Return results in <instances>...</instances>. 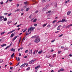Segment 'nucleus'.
<instances>
[{
  "label": "nucleus",
  "instance_id": "nucleus-1",
  "mask_svg": "<svg viewBox=\"0 0 72 72\" xmlns=\"http://www.w3.org/2000/svg\"><path fill=\"white\" fill-rule=\"evenodd\" d=\"M40 38H37L35 40L34 42L35 43H38V42H40Z\"/></svg>",
  "mask_w": 72,
  "mask_h": 72
},
{
  "label": "nucleus",
  "instance_id": "nucleus-2",
  "mask_svg": "<svg viewBox=\"0 0 72 72\" xmlns=\"http://www.w3.org/2000/svg\"><path fill=\"white\" fill-rule=\"evenodd\" d=\"M4 17L3 16H0V22L2 21L4 19Z\"/></svg>",
  "mask_w": 72,
  "mask_h": 72
},
{
  "label": "nucleus",
  "instance_id": "nucleus-3",
  "mask_svg": "<svg viewBox=\"0 0 72 72\" xmlns=\"http://www.w3.org/2000/svg\"><path fill=\"white\" fill-rule=\"evenodd\" d=\"M62 25H59L57 28V31H58V30H60V29L61 28H62Z\"/></svg>",
  "mask_w": 72,
  "mask_h": 72
},
{
  "label": "nucleus",
  "instance_id": "nucleus-4",
  "mask_svg": "<svg viewBox=\"0 0 72 72\" xmlns=\"http://www.w3.org/2000/svg\"><path fill=\"white\" fill-rule=\"evenodd\" d=\"M16 30H17L15 29L14 30H13L10 32H8V33H7V35H8V34H9V33H13V32H14V31H16Z\"/></svg>",
  "mask_w": 72,
  "mask_h": 72
},
{
  "label": "nucleus",
  "instance_id": "nucleus-5",
  "mask_svg": "<svg viewBox=\"0 0 72 72\" xmlns=\"http://www.w3.org/2000/svg\"><path fill=\"white\" fill-rule=\"evenodd\" d=\"M65 21V19H62V21L60 20L57 22V23H59L60 22H64Z\"/></svg>",
  "mask_w": 72,
  "mask_h": 72
},
{
  "label": "nucleus",
  "instance_id": "nucleus-6",
  "mask_svg": "<svg viewBox=\"0 0 72 72\" xmlns=\"http://www.w3.org/2000/svg\"><path fill=\"white\" fill-rule=\"evenodd\" d=\"M35 28V27H31L30 28V31H32L33 30H34Z\"/></svg>",
  "mask_w": 72,
  "mask_h": 72
},
{
  "label": "nucleus",
  "instance_id": "nucleus-7",
  "mask_svg": "<svg viewBox=\"0 0 72 72\" xmlns=\"http://www.w3.org/2000/svg\"><path fill=\"white\" fill-rule=\"evenodd\" d=\"M35 61V60H32L31 61L29 62V64H32L33 63V62Z\"/></svg>",
  "mask_w": 72,
  "mask_h": 72
},
{
  "label": "nucleus",
  "instance_id": "nucleus-8",
  "mask_svg": "<svg viewBox=\"0 0 72 72\" xmlns=\"http://www.w3.org/2000/svg\"><path fill=\"white\" fill-rule=\"evenodd\" d=\"M26 64H22L21 66L20 67L22 68V67H24L26 66Z\"/></svg>",
  "mask_w": 72,
  "mask_h": 72
},
{
  "label": "nucleus",
  "instance_id": "nucleus-9",
  "mask_svg": "<svg viewBox=\"0 0 72 72\" xmlns=\"http://www.w3.org/2000/svg\"><path fill=\"white\" fill-rule=\"evenodd\" d=\"M64 69L61 68L58 70V72H61V71H64Z\"/></svg>",
  "mask_w": 72,
  "mask_h": 72
},
{
  "label": "nucleus",
  "instance_id": "nucleus-10",
  "mask_svg": "<svg viewBox=\"0 0 72 72\" xmlns=\"http://www.w3.org/2000/svg\"><path fill=\"white\" fill-rule=\"evenodd\" d=\"M71 11H68L67 13V15H69V14H71Z\"/></svg>",
  "mask_w": 72,
  "mask_h": 72
},
{
  "label": "nucleus",
  "instance_id": "nucleus-11",
  "mask_svg": "<svg viewBox=\"0 0 72 72\" xmlns=\"http://www.w3.org/2000/svg\"><path fill=\"white\" fill-rule=\"evenodd\" d=\"M18 37V36H16L15 37L12 39L13 41H14L15 40L17 39V38Z\"/></svg>",
  "mask_w": 72,
  "mask_h": 72
},
{
  "label": "nucleus",
  "instance_id": "nucleus-12",
  "mask_svg": "<svg viewBox=\"0 0 72 72\" xmlns=\"http://www.w3.org/2000/svg\"><path fill=\"white\" fill-rule=\"evenodd\" d=\"M12 21H8L7 23V24H10V23H12Z\"/></svg>",
  "mask_w": 72,
  "mask_h": 72
},
{
  "label": "nucleus",
  "instance_id": "nucleus-13",
  "mask_svg": "<svg viewBox=\"0 0 72 72\" xmlns=\"http://www.w3.org/2000/svg\"><path fill=\"white\" fill-rule=\"evenodd\" d=\"M44 9L45 10H46L48 9V6H46Z\"/></svg>",
  "mask_w": 72,
  "mask_h": 72
},
{
  "label": "nucleus",
  "instance_id": "nucleus-14",
  "mask_svg": "<svg viewBox=\"0 0 72 72\" xmlns=\"http://www.w3.org/2000/svg\"><path fill=\"white\" fill-rule=\"evenodd\" d=\"M6 44H2L1 45V46L2 47H3L4 46H6Z\"/></svg>",
  "mask_w": 72,
  "mask_h": 72
},
{
  "label": "nucleus",
  "instance_id": "nucleus-15",
  "mask_svg": "<svg viewBox=\"0 0 72 72\" xmlns=\"http://www.w3.org/2000/svg\"><path fill=\"white\" fill-rule=\"evenodd\" d=\"M42 50L40 51H39L38 53V54H41V53H42Z\"/></svg>",
  "mask_w": 72,
  "mask_h": 72
},
{
  "label": "nucleus",
  "instance_id": "nucleus-16",
  "mask_svg": "<svg viewBox=\"0 0 72 72\" xmlns=\"http://www.w3.org/2000/svg\"><path fill=\"white\" fill-rule=\"evenodd\" d=\"M13 36H14V34H13V33H12L10 37H13Z\"/></svg>",
  "mask_w": 72,
  "mask_h": 72
},
{
  "label": "nucleus",
  "instance_id": "nucleus-17",
  "mask_svg": "<svg viewBox=\"0 0 72 72\" xmlns=\"http://www.w3.org/2000/svg\"><path fill=\"white\" fill-rule=\"evenodd\" d=\"M11 51H13L14 52L15 51V49L14 48H12L11 50H10Z\"/></svg>",
  "mask_w": 72,
  "mask_h": 72
},
{
  "label": "nucleus",
  "instance_id": "nucleus-18",
  "mask_svg": "<svg viewBox=\"0 0 72 72\" xmlns=\"http://www.w3.org/2000/svg\"><path fill=\"white\" fill-rule=\"evenodd\" d=\"M16 58L17 60H18V61H19L20 60V58H19V57H18L17 59V57H16Z\"/></svg>",
  "mask_w": 72,
  "mask_h": 72
},
{
  "label": "nucleus",
  "instance_id": "nucleus-19",
  "mask_svg": "<svg viewBox=\"0 0 72 72\" xmlns=\"http://www.w3.org/2000/svg\"><path fill=\"white\" fill-rule=\"evenodd\" d=\"M14 53H13V54L11 56V58H13V57L14 56Z\"/></svg>",
  "mask_w": 72,
  "mask_h": 72
},
{
  "label": "nucleus",
  "instance_id": "nucleus-20",
  "mask_svg": "<svg viewBox=\"0 0 72 72\" xmlns=\"http://www.w3.org/2000/svg\"><path fill=\"white\" fill-rule=\"evenodd\" d=\"M29 53L31 54H32V51L30 50L29 52Z\"/></svg>",
  "mask_w": 72,
  "mask_h": 72
},
{
  "label": "nucleus",
  "instance_id": "nucleus-21",
  "mask_svg": "<svg viewBox=\"0 0 72 72\" xmlns=\"http://www.w3.org/2000/svg\"><path fill=\"white\" fill-rule=\"evenodd\" d=\"M25 38V37H24L23 38V39L22 40V42H21L22 44L23 42V40H26V38Z\"/></svg>",
  "mask_w": 72,
  "mask_h": 72
},
{
  "label": "nucleus",
  "instance_id": "nucleus-22",
  "mask_svg": "<svg viewBox=\"0 0 72 72\" xmlns=\"http://www.w3.org/2000/svg\"><path fill=\"white\" fill-rule=\"evenodd\" d=\"M47 25V24H43V25H42V26L43 27H44L46 26Z\"/></svg>",
  "mask_w": 72,
  "mask_h": 72
},
{
  "label": "nucleus",
  "instance_id": "nucleus-23",
  "mask_svg": "<svg viewBox=\"0 0 72 72\" xmlns=\"http://www.w3.org/2000/svg\"><path fill=\"white\" fill-rule=\"evenodd\" d=\"M30 9V8H28L26 9V12H27V11H28V10H29V9Z\"/></svg>",
  "mask_w": 72,
  "mask_h": 72
},
{
  "label": "nucleus",
  "instance_id": "nucleus-24",
  "mask_svg": "<svg viewBox=\"0 0 72 72\" xmlns=\"http://www.w3.org/2000/svg\"><path fill=\"white\" fill-rule=\"evenodd\" d=\"M19 10H20L19 9H17V10H15V12L16 13V12H17L19 11Z\"/></svg>",
  "mask_w": 72,
  "mask_h": 72
},
{
  "label": "nucleus",
  "instance_id": "nucleus-25",
  "mask_svg": "<svg viewBox=\"0 0 72 72\" xmlns=\"http://www.w3.org/2000/svg\"><path fill=\"white\" fill-rule=\"evenodd\" d=\"M37 21V19H35L33 21V22H36Z\"/></svg>",
  "mask_w": 72,
  "mask_h": 72
},
{
  "label": "nucleus",
  "instance_id": "nucleus-26",
  "mask_svg": "<svg viewBox=\"0 0 72 72\" xmlns=\"http://www.w3.org/2000/svg\"><path fill=\"white\" fill-rule=\"evenodd\" d=\"M69 27H70V26L69 25L66 27V28H68Z\"/></svg>",
  "mask_w": 72,
  "mask_h": 72
},
{
  "label": "nucleus",
  "instance_id": "nucleus-27",
  "mask_svg": "<svg viewBox=\"0 0 72 72\" xmlns=\"http://www.w3.org/2000/svg\"><path fill=\"white\" fill-rule=\"evenodd\" d=\"M4 21H7V18L6 17H5L4 19Z\"/></svg>",
  "mask_w": 72,
  "mask_h": 72
},
{
  "label": "nucleus",
  "instance_id": "nucleus-28",
  "mask_svg": "<svg viewBox=\"0 0 72 72\" xmlns=\"http://www.w3.org/2000/svg\"><path fill=\"white\" fill-rule=\"evenodd\" d=\"M4 33H5V32H3L1 33V35H3V34H4Z\"/></svg>",
  "mask_w": 72,
  "mask_h": 72
},
{
  "label": "nucleus",
  "instance_id": "nucleus-29",
  "mask_svg": "<svg viewBox=\"0 0 72 72\" xmlns=\"http://www.w3.org/2000/svg\"><path fill=\"white\" fill-rule=\"evenodd\" d=\"M3 60H0V63L3 62Z\"/></svg>",
  "mask_w": 72,
  "mask_h": 72
},
{
  "label": "nucleus",
  "instance_id": "nucleus-30",
  "mask_svg": "<svg viewBox=\"0 0 72 72\" xmlns=\"http://www.w3.org/2000/svg\"><path fill=\"white\" fill-rule=\"evenodd\" d=\"M57 21V20H55L53 21L52 23H54L56 22V21Z\"/></svg>",
  "mask_w": 72,
  "mask_h": 72
},
{
  "label": "nucleus",
  "instance_id": "nucleus-31",
  "mask_svg": "<svg viewBox=\"0 0 72 72\" xmlns=\"http://www.w3.org/2000/svg\"><path fill=\"white\" fill-rule=\"evenodd\" d=\"M29 69H30V67H28L26 69V70L28 71V70H29Z\"/></svg>",
  "mask_w": 72,
  "mask_h": 72
},
{
  "label": "nucleus",
  "instance_id": "nucleus-32",
  "mask_svg": "<svg viewBox=\"0 0 72 72\" xmlns=\"http://www.w3.org/2000/svg\"><path fill=\"white\" fill-rule=\"evenodd\" d=\"M55 7H57V3H56L55 4Z\"/></svg>",
  "mask_w": 72,
  "mask_h": 72
},
{
  "label": "nucleus",
  "instance_id": "nucleus-33",
  "mask_svg": "<svg viewBox=\"0 0 72 72\" xmlns=\"http://www.w3.org/2000/svg\"><path fill=\"white\" fill-rule=\"evenodd\" d=\"M0 3L1 4V5H2V4H4V2L2 1Z\"/></svg>",
  "mask_w": 72,
  "mask_h": 72
},
{
  "label": "nucleus",
  "instance_id": "nucleus-34",
  "mask_svg": "<svg viewBox=\"0 0 72 72\" xmlns=\"http://www.w3.org/2000/svg\"><path fill=\"white\" fill-rule=\"evenodd\" d=\"M42 2V3H44L45 2V0H43Z\"/></svg>",
  "mask_w": 72,
  "mask_h": 72
},
{
  "label": "nucleus",
  "instance_id": "nucleus-35",
  "mask_svg": "<svg viewBox=\"0 0 72 72\" xmlns=\"http://www.w3.org/2000/svg\"><path fill=\"white\" fill-rule=\"evenodd\" d=\"M60 53H61V51H58V54H60Z\"/></svg>",
  "mask_w": 72,
  "mask_h": 72
},
{
  "label": "nucleus",
  "instance_id": "nucleus-36",
  "mask_svg": "<svg viewBox=\"0 0 72 72\" xmlns=\"http://www.w3.org/2000/svg\"><path fill=\"white\" fill-rule=\"evenodd\" d=\"M34 26H37V25L36 24H35L33 25Z\"/></svg>",
  "mask_w": 72,
  "mask_h": 72
},
{
  "label": "nucleus",
  "instance_id": "nucleus-37",
  "mask_svg": "<svg viewBox=\"0 0 72 72\" xmlns=\"http://www.w3.org/2000/svg\"><path fill=\"white\" fill-rule=\"evenodd\" d=\"M69 2V1H66L65 2V4H66V3H68Z\"/></svg>",
  "mask_w": 72,
  "mask_h": 72
},
{
  "label": "nucleus",
  "instance_id": "nucleus-38",
  "mask_svg": "<svg viewBox=\"0 0 72 72\" xmlns=\"http://www.w3.org/2000/svg\"><path fill=\"white\" fill-rule=\"evenodd\" d=\"M24 4H27V1L24 2Z\"/></svg>",
  "mask_w": 72,
  "mask_h": 72
},
{
  "label": "nucleus",
  "instance_id": "nucleus-39",
  "mask_svg": "<svg viewBox=\"0 0 72 72\" xmlns=\"http://www.w3.org/2000/svg\"><path fill=\"white\" fill-rule=\"evenodd\" d=\"M35 51L36 53H37V52H38V50H35Z\"/></svg>",
  "mask_w": 72,
  "mask_h": 72
},
{
  "label": "nucleus",
  "instance_id": "nucleus-40",
  "mask_svg": "<svg viewBox=\"0 0 72 72\" xmlns=\"http://www.w3.org/2000/svg\"><path fill=\"white\" fill-rule=\"evenodd\" d=\"M49 66H50V67H53V65H51L50 64H49Z\"/></svg>",
  "mask_w": 72,
  "mask_h": 72
},
{
  "label": "nucleus",
  "instance_id": "nucleus-41",
  "mask_svg": "<svg viewBox=\"0 0 72 72\" xmlns=\"http://www.w3.org/2000/svg\"><path fill=\"white\" fill-rule=\"evenodd\" d=\"M64 50H68V48H64Z\"/></svg>",
  "mask_w": 72,
  "mask_h": 72
},
{
  "label": "nucleus",
  "instance_id": "nucleus-42",
  "mask_svg": "<svg viewBox=\"0 0 72 72\" xmlns=\"http://www.w3.org/2000/svg\"><path fill=\"white\" fill-rule=\"evenodd\" d=\"M55 56H56V54H54L53 55V57H55Z\"/></svg>",
  "mask_w": 72,
  "mask_h": 72
},
{
  "label": "nucleus",
  "instance_id": "nucleus-43",
  "mask_svg": "<svg viewBox=\"0 0 72 72\" xmlns=\"http://www.w3.org/2000/svg\"><path fill=\"white\" fill-rule=\"evenodd\" d=\"M50 26V24L48 25H47V27H48V28H49V27Z\"/></svg>",
  "mask_w": 72,
  "mask_h": 72
},
{
  "label": "nucleus",
  "instance_id": "nucleus-44",
  "mask_svg": "<svg viewBox=\"0 0 72 72\" xmlns=\"http://www.w3.org/2000/svg\"><path fill=\"white\" fill-rule=\"evenodd\" d=\"M10 47V46H7L6 48H5V49L6 50V49H8V48H9V47Z\"/></svg>",
  "mask_w": 72,
  "mask_h": 72
},
{
  "label": "nucleus",
  "instance_id": "nucleus-45",
  "mask_svg": "<svg viewBox=\"0 0 72 72\" xmlns=\"http://www.w3.org/2000/svg\"><path fill=\"white\" fill-rule=\"evenodd\" d=\"M48 13H51V10H49L48 11Z\"/></svg>",
  "mask_w": 72,
  "mask_h": 72
},
{
  "label": "nucleus",
  "instance_id": "nucleus-46",
  "mask_svg": "<svg viewBox=\"0 0 72 72\" xmlns=\"http://www.w3.org/2000/svg\"><path fill=\"white\" fill-rule=\"evenodd\" d=\"M55 40L54 39L53 40H52L51 41V42H54V41H55Z\"/></svg>",
  "mask_w": 72,
  "mask_h": 72
},
{
  "label": "nucleus",
  "instance_id": "nucleus-47",
  "mask_svg": "<svg viewBox=\"0 0 72 72\" xmlns=\"http://www.w3.org/2000/svg\"><path fill=\"white\" fill-rule=\"evenodd\" d=\"M35 37H36V36H33V37H31V38H35Z\"/></svg>",
  "mask_w": 72,
  "mask_h": 72
},
{
  "label": "nucleus",
  "instance_id": "nucleus-48",
  "mask_svg": "<svg viewBox=\"0 0 72 72\" xmlns=\"http://www.w3.org/2000/svg\"><path fill=\"white\" fill-rule=\"evenodd\" d=\"M62 36H63V34H62L60 35L58 37H62Z\"/></svg>",
  "mask_w": 72,
  "mask_h": 72
},
{
  "label": "nucleus",
  "instance_id": "nucleus-49",
  "mask_svg": "<svg viewBox=\"0 0 72 72\" xmlns=\"http://www.w3.org/2000/svg\"><path fill=\"white\" fill-rule=\"evenodd\" d=\"M51 57V56H49V57H46V58H50V57Z\"/></svg>",
  "mask_w": 72,
  "mask_h": 72
},
{
  "label": "nucleus",
  "instance_id": "nucleus-50",
  "mask_svg": "<svg viewBox=\"0 0 72 72\" xmlns=\"http://www.w3.org/2000/svg\"><path fill=\"white\" fill-rule=\"evenodd\" d=\"M11 14H12L10 13L8 15V16H10V15H11Z\"/></svg>",
  "mask_w": 72,
  "mask_h": 72
},
{
  "label": "nucleus",
  "instance_id": "nucleus-51",
  "mask_svg": "<svg viewBox=\"0 0 72 72\" xmlns=\"http://www.w3.org/2000/svg\"><path fill=\"white\" fill-rule=\"evenodd\" d=\"M57 24L56 25H55L54 26V27H57Z\"/></svg>",
  "mask_w": 72,
  "mask_h": 72
},
{
  "label": "nucleus",
  "instance_id": "nucleus-52",
  "mask_svg": "<svg viewBox=\"0 0 72 72\" xmlns=\"http://www.w3.org/2000/svg\"><path fill=\"white\" fill-rule=\"evenodd\" d=\"M35 13H38V10H37L35 12Z\"/></svg>",
  "mask_w": 72,
  "mask_h": 72
},
{
  "label": "nucleus",
  "instance_id": "nucleus-53",
  "mask_svg": "<svg viewBox=\"0 0 72 72\" xmlns=\"http://www.w3.org/2000/svg\"><path fill=\"white\" fill-rule=\"evenodd\" d=\"M30 29L29 28L28 29V32H30Z\"/></svg>",
  "mask_w": 72,
  "mask_h": 72
},
{
  "label": "nucleus",
  "instance_id": "nucleus-54",
  "mask_svg": "<svg viewBox=\"0 0 72 72\" xmlns=\"http://www.w3.org/2000/svg\"><path fill=\"white\" fill-rule=\"evenodd\" d=\"M27 52H28V50H26L25 51V53H27Z\"/></svg>",
  "mask_w": 72,
  "mask_h": 72
},
{
  "label": "nucleus",
  "instance_id": "nucleus-55",
  "mask_svg": "<svg viewBox=\"0 0 72 72\" xmlns=\"http://www.w3.org/2000/svg\"><path fill=\"white\" fill-rule=\"evenodd\" d=\"M10 68V69H13V67H11Z\"/></svg>",
  "mask_w": 72,
  "mask_h": 72
},
{
  "label": "nucleus",
  "instance_id": "nucleus-56",
  "mask_svg": "<svg viewBox=\"0 0 72 72\" xmlns=\"http://www.w3.org/2000/svg\"><path fill=\"white\" fill-rule=\"evenodd\" d=\"M8 14V13H4V15H7Z\"/></svg>",
  "mask_w": 72,
  "mask_h": 72
},
{
  "label": "nucleus",
  "instance_id": "nucleus-57",
  "mask_svg": "<svg viewBox=\"0 0 72 72\" xmlns=\"http://www.w3.org/2000/svg\"><path fill=\"white\" fill-rule=\"evenodd\" d=\"M20 63V62H18L17 64V65H16V66H18L19 64Z\"/></svg>",
  "mask_w": 72,
  "mask_h": 72
},
{
  "label": "nucleus",
  "instance_id": "nucleus-58",
  "mask_svg": "<svg viewBox=\"0 0 72 72\" xmlns=\"http://www.w3.org/2000/svg\"><path fill=\"white\" fill-rule=\"evenodd\" d=\"M26 35H29V34L28 33H26Z\"/></svg>",
  "mask_w": 72,
  "mask_h": 72
},
{
  "label": "nucleus",
  "instance_id": "nucleus-59",
  "mask_svg": "<svg viewBox=\"0 0 72 72\" xmlns=\"http://www.w3.org/2000/svg\"><path fill=\"white\" fill-rule=\"evenodd\" d=\"M37 67V68H40V65H39Z\"/></svg>",
  "mask_w": 72,
  "mask_h": 72
},
{
  "label": "nucleus",
  "instance_id": "nucleus-60",
  "mask_svg": "<svg viewBox=\"0 0 72 72\" xmlns=\"http://www.w3.org/2000/svg\"><path fill=\"white\" fill-rule=\"evenodd\" d=\"M28 57L27 56H26L24 57V58H27Z\"/></svg>",
  "mask_w": 72,
  "mask_h": 72
},
{
  "label": "nucleus",
  "instance_id": "nucleus-61",
  "mask_svg": "<svg viewBox=\"0 0 72 72\" xmlns=\"http://www.w3.org/2000/svg\"><path fill=\"white\" fill-rule=\"evenodd\" d=\"M17 7H18L19 6V4H17Z\"/></svg>",
  "mask_w": 72,
  "mask_h": 72
},
{
  "label": "nucleus",
  "instance_id": "nucleus-62",
  "mask_svg": "<svg viewBox=\"0 0 72 72\" xmlns=\"http://www.w3.org/2000/svg\"><path fill=\"white\" fill-rule=\"evenodd\" d=\"M10 65H12V64H13V63H11V62H10Z\"/></svg>",
  "mask_w": 72,
  "mask_h": 72
},
{
  "label": "nucleus",
  "instance_id": "nucleus-63",
  "mask_svg": "<svg viewBox=\"0 0 72 72\" xmlns=\"http://www.w3.org/2000/svg\"><path fill=\"white\" fill-rule=\"evenodd\" d=\"M69 56L70 57H72V55L70 54V55H69Z\"/></svg>",
  "mask_w": 72,
  "mask_h": 72
},
{
  "label": "nucleus",
  "instance_id": "nucleus-64",
  "mask_svg": "<svg viewBox=\"0 0 72 72\" xmlns=\"http://www.w3.org/2000/svg\"><path fill=\"white\" fill-rule=\"evenodd\" d=\"M69 26H70V27H71V26H72V24H70L69 25Z\"/></svg>",
  "mask_w": 72,
  "mask_h": 72
}]
</instances>
